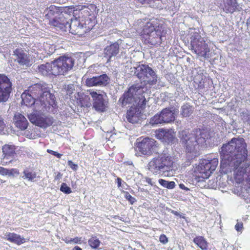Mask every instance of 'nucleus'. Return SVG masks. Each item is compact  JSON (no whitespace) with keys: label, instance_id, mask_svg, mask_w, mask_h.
I'll use <instances>...</instances> for the list:
<instances>
[{"label":"nucleus","instance_id":"obj_1","mask_svg":"<svg viewBox=\"0 0 250 250\" xmlns=\"http://www.w3.org/2000/svg\"><path fill=\"white\" fill-rule=\"evenodd\" d=\"M242 138H233L224 145L220 151L221 167L225 171H234V177L237 183H242L245 174L246 181L250 185V166L247 162L248 151Z\"/></svg>","mask_w":250,"mask_h":250},{"label":"nucleus","instance_id":"obj_2","mask_svg":"<svg viewBox=\"0 0 250 250\" xmlns=\"http://www.w3.org/2000/svg\"><path fill=\"white\" fill-rule=\"evenodd\" d=\"M179 137L188 152H194L202 146L208 137L207 131L196 129L189 132L188 130L179 132Z\"/></svg>","mask_w":250,"mask_h":250},{"label":"nucleus","instance_id":"obj_3","mask_svg":"<svg viewBox=\"0 0 250 250\" xmlns=\"http://www.w3.org/2000/svg\"><path fill=\"white\" fill-rule=\"evenodd\" d=\"M144 93L143 88L141 85H133L120 98L119 102L122 103L123 105H126L127 104H132L134 106L145 105L146 100L143 95Z\"/></svg>","mask_w":250,"mask_h":250},{"label":"nucleus","instance_id":"obj_4","mask_svg":"<svg viewBox=\"0 0 250 250\" xmlns=\"http://www.w3.org/2000/svg\"><path fill=\"white\" fill-rule=\"evenodd\" d=\"M173 164L172 158L168 154H162L152 159L148 164V168L155 175L162 174L171 169Z\"/></svg>","mask_w":250,"mask_h":250},{"label":"nucleus","instance_id":"obj_5","mask_svg":"<svg viewBox=\"0 0 250 250\" xmlns=\"http://www.w3.org/2000/svg\"><path fill=\"white\" fill-rule=\"evenodd\" d=\"M154 21L148 22L144 26L143 30V38L147 43L155 45L161 43L160 31L157 29L158 26Z\"/></svg>","mask_w":250,"mask_h":250},{"label":"nucleus","instance_id":"obj_6","mask_svg":"<svg viewBox=\"0 0 250 250\" xmlns=\"http://www.w3.org/2000/svg\"><path fill=\"white\" fill-rule=\"evenodd\" d=\"M191 47L192 50L198 56L208 58L210 49L203 38L197 33H194L191 37Z\"/></svg>","mask_w":250,"mask_h":250},{"label":"nucleus","instance_id":"obj_7","mask_svg":"<svg viewBox=\"0 0 250 250\" xmlns=\"http://www.w3.org/2000/svg\"><path fill=\"white\" fill-rule=\"evenodd\" d=\"M46 87L45 85L37 84L32 87L31 91L39 95L38 97L39 98L42 105L44 107L46 106L47 104L54 107L56 105L55 97L50 93Z\"/></svg>","mask_w":250,"mask_h":250},{"label":"nucleus","instance_id":"obj_8","mask_svg":"<svg viewBox=\"0 0 250 250\" xmlns=\"http://www.w3.org/2000/svg\"><path fill=\"white\" fill-rule=\"evenodd\" d=\"M135 73L138 78L146 82L151 85L155 84L158 81V77L154 70L147 65L142 64L134 67Z\"/></svg>","mask_w":250,"mask_h":250},{"label":"nucleus","instance_id":"obj_9","mask_svg":"<svg viewBox=\"0 0 250 250\" xmlns=\"http://www.w3.org/2000/svg\"><path fill=\"white\" fill-rule=\"evenodd\" d=\"M74 59L63 56L54 61V73L58 75H64L71 70L74 64Z\"/></svg>","mask_w":250,"mask_h":250},{"label":"nucleus","instance_id":"obj_10","mask_svg":"<svg viewBox=\"0 0 250 250\" xmlns=\"http://www.w3.org/2000/svg\"><path fill=\"white\" fill-rule=\"evenodd\" d=\"M173 111L169 108L163 109L159 113H157L150 118V125L155 126L161 124H167L173 122L175 120Z\"/></svg>","mask_w":250,"mask_h":250},{"label":"nucleus","instance_id":"obj_11","mask_svg":"<svg viewBox=\"0 0 250 250\" xmlns=\"http://www.w3.org/2000/svg\"><path fill=\"white\" fill-rule=\"evenodd\" d=\"M12 91V83L5 75L0 74V103L6 102Z\"/></svg>","mask_w":250,"mask_h":250},{"label":"nucleus","instance_id":"obj_12","mask_svg":"<svg viewBox=\"0 0 250 250\" xmlns=\"http://www.w3.org/2000/svg\"><path fill=\"white\" fill-rule=\"evenodd\" d=\"M91 96L93 100V105L97 111H103L106 104V94L103 92H96L92 90L87 91V94Z\"/></svg>","mask_w":250,"mask_h":250},{"label":"nucleus","instance_id":"obj_13","mask_svg":"<svg viewBox=\"0 0 250 250\" xmlns=\"http://www.w3.org/2000/svg\"><path fill=\"white\" fill-rule=\"evenodd\" d=\"M28 119L32 123L42 128L51 125L54 122L53 118L38 113L29 114Z\"/></svg>","mask_w":250,"mask_h":250},{"label":"nucleus","instance_id":"obj_14","mask_svg":"<svg viewBox=\"0 0 250 250\" xmlns=\"http://www.w3.org/2000/svg\"><path fill=\"white\" fill-rule=\"evenodd\" d=\"M218 164V160L217 158H213L211 160H204L200 164V172L203 178H208L214 171Z\"/></svg>","mask_w":250,"mask_h":250},{"label":"nucleus","instance_id":"obj_15","mask_svg":"<svg viewBox=\"0 0 250 250\" xmlns=\"http://www.w3.org/2000/svg\"><path fill=\"white\" fill-rule=\"evenodd\" d=\"M137 147L142 154L150 155L156 147V141L152 138H146L138 143Z\"/></svg>","mask_w":250,"mask_h":250},{"label":"nucleus","instance_id":"obj_16","mask_svg":"<svg viewBox=\"0 0 250 250\" xmlns=\"http://www.w3.org/2000/svg\"><path fill=\"white\" fill-rule=\"evenodd\" d=\"M110 79L106 74H103L90 78L85 81V84L87 86H105L110 83Z\"/></svg>","mask_w":250,"mask_h":250},{"label":"nucleus","instance_id":"obj_17","mask_svg":"<svg viewBox=\"0 0 250 250\" xmlns=\"http://www.w3.org/2000/svg\"><path fill=\"white\" fill-rule=\"evenodd\" d=\"M44 13L45 16L48 19H51L52 18L55 17V16H60L59 18L62 21V26L64 24V18L63 17V13H61V7H57L55 5H51L50 7L45 9Z\"/></svg>","mask_w":250,"mask_h":250},{"label":"nucleus","instance_id":"obj_18","mask_svg":"<svg viewBox=\"0 0 250 250\" xmlns=\"http://www.w3.org/2000/svg\"><path fill=\"white\" fill-rule=\"evenodd\" d=\"M15 61L21 65L28 66L32 64V62L27 54L23 51L17 49L15 52Z\"/></svg>","mask_w":250,"mask_h":250},{"label":"nucleus","instance_id":"obj_19","mask_svg":"<svg viewBox=\"0 0 250 250\" xmlns=\"http://www.w3.org/2000/svg\"><path fill=\"white\" fill-rule=\"evenodd\" d=\"M83 25L80 23V21L77 18H75L74 20H72V19H69L67 29L69 28V31L72 34L81 35L83 33Z\"/></svg>","mask_w":250,"mask_h":250},{"label":"nucleus","instance_id":"obj_20","mask_svg":"<svg viewBox=\"0 0 250 250\" xmlns=\"http://www.w3.org/2000/svg\"><path fill=\"white\" fill-rule=\"evenodd\" d=\"M13 120L15 125L20 129L23 130L27 128L28 124L27 120L20 113L17 112L15 114Z\"/></svg>","mask_w":250,"mask_h":250},{"label":"nucleus","instance_id":"obj_21","mask_svg":"<svg viewBox=\"0 0 250 250\" xmlns=\"http://www.w3.org/2000/svg\"><path fill=\"white\" fill-rule=\"evenodd\" d=\"M119 52V45L118 43H114L110 45L107 46L104 49V57L109 61L112 57L115 56Z\"/></svg>","mask_w":250,"mask_h":250},{"label":"nucleus","instance_id":"obj_22","mask_svg":"<svg viewBox=\"0 0 250 250\" xmlns=\"http://www.w3.org/2000/svg\"><path fill=\"white\" fill-rule=\"evenodd\" d=\"M60 16H55V17L52 18L50 20V23L52 26L56 27L57 28H58L60 30H62L66 31L67 29V25H68V21L69 20H67V18L65 16L64 14H63V17L64 18V24L62 26L61 25L62 24V20L59 18Z\"/></svg>","mask_w":250,"mask_h":250},{"label":"nucleus","instance_id":"obj_23","mask_svg":"<svg viewBox=\"0 0 250 250\" xmlns=\"http://www.w3.org/2000/svg\"><path fill=\"white\" fill-rule=\"evenodd\" d=\"M54 61L50 63H46L39 66V72L44 76H49L50 75H56L54 73Z\"/></svg>","mask_w":250,"mask_h":250},{"label":"nucleus","instance_id":"obj_24","mask_svg":"<svg viewBox=\"0 0 250 250\" xmlns=\"http://www.w3.org/2000/svg\"><path fill=\"white\" fill-rule=\"evenodd\" d=\"M157 135L160 139H164L168 143L172 142L175 136L172 130H166L164 129H161Z\"/></svg>","mask_w":250,"mask_h":250},{"label":"nucleus","instance_id":"obj_25","mask_svg":"<svg viewBox=\"0 0 250 250\" xmlns=\"http://www.w3.org/2000/svg\"><path fill=\"white\" fill-rule=\"evenodd\" d=\"M4 236L5 239L18 245L25 242L24 238L21 237L20 235L16 233L7 232L4 234Z\"/></svg>","mask_w":250,"mask_h":250},{"label":"nucleus","instance_id":"obj_26","mask_svg":"<svg viewBox=\"0 0 250 250\" xmlns=\"http://www.w3.org/2000/svg\"><path fill=\"white\" fill-rule=\"evenodd\" d=\"M142 4L146 3L150 7L158 8H162L163 1L162 0H137Z\"/></svg>","mask_w":250,"mask_h":250},{"label":"nucleus","instance_id":"obj_27","mask_svg":"<svg viewBox=\"0 0 250 250\" xmlns=\"http://www.w3.org/2000/svg\"><path fill=\"white\" fill-rule=\"evenodd\" d=\"M16 146L11 145H5L2 146V150L4 158L13 156L15 153Z\"/></svg>","mask_w":250,"mask_h":250},{"label":"nucleus","instance_id":"obj_28","mask_svg":"<svg viewBox=\"0 0 250 250\" xmlns=\"http://www.w3.org/2000/svg\"><path fill=\"white\" fill-rule=\"evenodd\" d=\"M23 175L21 176L24 180H27L28 181L34 182L37 177L36 173L34 171L30 170L26 168L22 172Z\"/></svg>","mask_w":250,"mask_h":250},{"label":"nucleus","instance_id":"obj_29","mask_svg":"<svg viewBox=\"0 0 250 250\" xmlns=\"http://www.w3.org/2000/svg\"><path fill=\"white\" fill-rule=\"evenodd\" d=\"M237 6L236 0H226L225 2V9L227 12L232 13Z\"/></svg>","mask_w":250,"mask_h":250},{"label":"nucleus","instance_id":"obj_30","mask_svg":"<svg viewBox=\"0 0 250 250\" xmlns=\"http://www.w3.org/2000/svg\"><path fill=\"white\" fill-rule=\"evenodd\" d=\"M21 97L22 103L27 106H30L35 104V100L31 94L23 93L21 94Z\"/></svg>","mask_w":250,"mask_h":250},{"label":"nucleus","instance_id":"obj_31","mask_svg":"<svg viewBox=\"0 0 250 250\" xmlns=\"http://www.w3.org/2000/svg\"><path fill=\"white\" fill-rule=\"evenodd\" d=\"M193 242L202 250L207 249V243L202 236H198L193 239Z\"/></svg>","mask_w":250,"mask_h":250},{"label":"nucleus","instance_id":"obj_32","mask_svg":"<svg viewBox=\"0 0 250 250\" xmlns=\"http://www.w3.org/2000/svg\"><path fill=\"white\" fill-rule=\"evenodd\" d=\"M75 11V7L73 6L70 7H61V13L64 14L65 16L67 18V19L71 16L72 14L74 16V13Z\"/></svg>","mask_w":250,"mask_h":250},{"label":"nucleus","instance_id":"obj_33","mask_svg":"<svg viewBox=\"0 0 250 250\" xmlns=\"http://www.w3.org/2000/svg\"><path fill=\"white\" fill-rule=\"evenodd\" d=\"M89 245L94 249H98L100 245V241L96 237L92 236L88 241Z\"/></svg>","mask_w":250,"mask_h":250},{"label":"nucleus","instance_id":"obj_34","mask_svg":"<svg viewBox=\"0 0 250 250\" xmlns=\"http://www.w3.org/2000/svg\"><path fill=\"white\" fill-rule=\"evenodd\" d=\"M193 108L188 104H185L182 107V115L184 117H188L192 113Z\"/></svg>","mask_w":250,"mask_h":250},{"label":"nucleus","instance_id":"obj_35","mask_svg":"<svg viewBox=\"0 0 250 250\" xmlns=\"http://www.w3.org/2000/svg\"><path fill=\"white\" fill-rule=\"evenodd\" d=\"M126 118L129 122L132 124L136 123L139 120L138 117L134 114V112L132 110L127 111Z\"/></svg>","mask_w":250,"mask_h":250},{"label":"nucleus","instance_id":"obj_36","mask_svg":"<svg viewBox=\"0 0 250 250\" xmlns=\"http://www.w3.org/2000/svg\"><path fill=\"white\" fill-rule=\"evenodd\" d=\"M159 183L163 187L167 188L168 189H173L175 187V183L173 181L168 182L165 180L159 179Z\"/></svg>","mask_w":250,"mask_h":250},{"label":"nucleus","instance_id":"obj_37","mask_svg":"<svg viewBox=\"0 0 250 250\" xmlns=\"http://www.w3.org/2000/svg\"><path fill=\"white\" fill-rule=\"evenodd\" d=\"M60 190L66 194H69L72 192L70 188L67 186L66 183H63L60 188Z\"/></svg>","mask_w":250,"mask_h":250},{"label":"nucleus","instance_id":"obj_38","mask_svg":"<svg viewBox=\"0 0 250 250\" xmlns=\"http://www.w3.org/2000/svg\"><path fill=\"white\" fill-rule=\"evenodd\" d=\"M241 118L244 122L250 125V114L248 112H243Z\"/></svg>","mask_w":250,"mask_h":250},{"label":"nucleus","instance_id":"obj_39","mask_svg":"<svg viewBox=\"0 0 250 250\" xmlns=\"http://www.w3.org/2000/svg\"><path fill=\"white\" fill-rule=\"evenodd\" d=\"M125 197L126 199L131 204H133L136 201L135 198L132 197L127 192H125Z\"/></svg>","mask_w":250,"mask_h":250},{"label":"nucleus","instance_id":"obj_40","mask_svg":"<svg viewBox=\"0 0 250 250\" xmlns=\"http://www.w3.org/2000/svg\"><path fill=\"white\" fill-rule=\"evenodd\" d=\"M0 174L2 175H7L11 174V173H9V170L2 167H0Z\"/></svg>","mask_w":250,"mask_h":250},{"label":"nucleus","instance_id":"obj_41","mask_svg":"<svg viewBox=\"0 0 250 250\" xmlns=\"http://www.w3.org/2000/svg\"><path fill=\"white\" fill-rule=\"evenodd\" d=\"M160 241L163 244H166L168 242V239L164 234H162L159 237Z\"/></svg>","mask_w":250,"mask_h":250},{"label":"nucleus","instance_id":"obj_42","mask_svg":"<svg viewBox=\"0 0 250 250\" xmlns=\"http://www.w3.org/2000/svg\"><path fill=\"white\" fill-rule=\"evenodd\" d=\"M47 151L48 153L52 154V155L56 156L57 157H58L59 158H60L61 157V156H62V154L59 153L57 152L52 150L51 149H47Z\"/></svg>","mask_w":250,"mask_h":250},{"label":"nucleus","instance_id":"obj_43","mask_svg":"<svg viewBox=\"0 0 250 250\" xmlns=\"http://www.w3.org/2000/svg\"><path fill=\"white\" fill-rule=\"evenodd\" d=\"M68 165L72 169L74 170H76L78 168V165L74 164L72 161H68Z\"/></svg>","mask_w":250,"mask_h":250},{"label":"nucleus","instance_id":"obj_44","mask_svg":"<svg viewBox=\"0 0 250 250\" xmlns=\"http://www.w3.org/2000/svg\"><path fill=\"white\" fill-rule=\"evenodd\" d=\"M83 100L85 101V105L86 106H90L91 104V102H90V98L88 97V95H85V97L83 98Z\"/></svg>","mask_w":250,"mask_h":250},{"label":"nucleus","instance_id":"obj_45","mask_svg":"<svg viewBox=\"0 0 250 250\" xmlns=\"http://www.w3.org/2000/svg\"><path fill=\"white\" fill-rule=\"evenodd\" d=\"M235 228L238 231H241L243 229V224L239 223H237L235 226Z\"/></svg>","mask_w":250,"mask_h":250},{"label":"nucleus","instance_id":"obj_46","mask_svg":"<svg viewBox=\"0 0 250 250\" xmlns=\"http://www.w3.org/2000/svg\"><path fill=\"white\" fill-rule=\"evenodd\" d=\"M70 241H71V243L76 244L81 241V238L77 237L74 238H70Z\"/></svg>","mask_w":250,"mask_h":250},{"label":"nucleus","instance_id":"obj_47","mask_svg":"<svg viewBox=\"0 0 250 250\" xmlns=\"http://www.w3.org/2000/svg\"><path fill=\"white\" fill-rule=\"evenodd\" d=\"M62 174H61L60 172H58L57 174L55 176L54 178V180L57 181H60V180L62 178Z\"/></svg>","mask_w":250,"mask_h":250},{"label":"nucleus","instance_id":"obj_48","mask_svg":"<svg viewBox=\"0 0 250 250\" xmlns=\"http://www.w3.org/2000/svg\"><path fill=\"white\" fill-rule=\"evenodd\" d=\"M5 124L3 122V120L0 115V128H3Z\"/></svg>","mask_w":250,"mask_h":250},{"label":"nucleus","instance_id":"obj_49","mask_svg":"<svg viewBox=\"0 0 250 250\" xmlns=\"http://www.w3.org/2000/svg\"><path fill=\"white\" fill-rule=\"evenodd\" d=\"M179 187H180V188L184 189V190H187V191L189 189L188 188L186 187L185 186V185L184 184H180L179 185Z\"/></svg>","mask_w":250,"mask_h":250},{"label":"nucleus","instance_id":"obj_50","mask_svg":"<svg viewBox=\"0 0 250 250\" xmlns=\"http://www.w3.org/2000/svg\"><path fill=\"white\" fill-rule=\"evenodd\" d=\"M171 212L176 216H180L181 217L180 213L176 211L172 210H171Z\"/></svg>","mask_w":250,"mask_h":250},{"label":"nucleus","instance_id":"obj_51","mask_svg":"<svg viewBox=\"0 0 250 250\" xmlns=\"http://www.w3.org/2000/svg\"><path fill=\"white\" fill-rule=\"evenodd\" d=\"M117 181H118V187H120L121 186V182H122V179L120 178H117Z\"/></svg>","mask_w":250,"mask_h":250},{"label":"nucleus","instance_id":"obj_52","mask_svg":"<svg viewBox=\"0 0 250 250\" xmlns=\"http://www.w3.org/2000/svg\"><path fill=\"white\" fill-rule=\"evenodd\" d=\"M12 171H13V172H14L15 173H16V174H19V171H18V170H17V169H11V170H10V171H9V173H12ZM12 173H11V175H12Z\"/></svg>","mask_w":250,"mask_h":250},{"label":"nucleus","instance_id":"obj_53","mask_svg":"<svg viewBox=\"0 0 250 250\" xmlns=\"http://www.w3.org/2000/svg\"><path fill=\"white\" fill-rule=\"evenodd\" d=\"M146 181L148 184H149L151 185H152V183L151 182L152 180L150 178H146Z\"/></svg>","mask_w":250,"mask_h":250},{"label":"nucleus","instance_id":"obj_54","mask_svg":"<svg viewBox=\"0 0 250 250\" xmlns=\"http://www.w3.org/2000/svg\"><path fill=\"white\" fill-rule=\"evenodd\" d=\"M70 238H65L64 239V241L67 244H68V243H71V241H70Z\"/></svg>","mask_w":250,"mask_h":250},{"label":"nucleus","instance_id":"obj_55","mask_svg":"<svg viewBox=\"0 0 250 250\" xmlns=\"http://www.w3.org/2000/svg\"><path fill=\"white\" fill-rule=\"evenodd\" d=\"M72 250H82V249L78 246H75Z\"/></svg>","mask_w":250,"mask_h":250},{"label":"nucleus","instance_id":"obj_56","mask_svg":"<svg viewBox=\"0 0 250 250\" xmlns=\"http://www.w3.org/2000/svg\"><path fill=\"white\" fill-rule=\"evenodd\" d=\"M247 23L250 24V18L247 20Z\"/></svg>","mask_w":250,"mask_h":250}]
</instances>
